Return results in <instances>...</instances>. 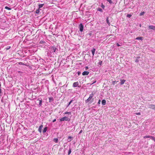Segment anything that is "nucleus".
<instances>
[{
  "label": "nucleus",
  "mask_w": 155,
  "mask_h": 155,
  "mask_svg": "<svg viewBox=\"0 0 155 155\" xmlns=\"http://www.w3.org/2000/svg\"><path fill=\"white\" fill-rule=\"evenodd\" d=\"M50 52L51 53H53L54 52L56 53V50L58 51V49L54 46H51L49 48Z\"/></svg>",
  "instance_id": "f257e3e1"
},
{
  "label": "nucleus",
  "mask_w": 155,
  "mask_h": 155,
  "mask_svg": "<svg viewBox=\"0 0 155 155\" xmlns=\"http://www.w3.org/2000/svg\"><path fill=\"white\" fill-rule=\"evenodd\" d=\"M70 119L68 118V117L65 116L62 118L60 119V121H70Z\"/></svg>",
  "instance_id": "f03ea898"
},
{
  "label": "nucleus",
  "mask_w": 155,
  "mask_h": 155,
  "mask_svg": "<svg viewBox=\"0 0 155 155\" xmlns=\"http://www.w3.org/2000/svg\"><path fill=\"white\" fill-rule=\"evenodd\" d=\"M72 87H80V86L79 85V82L78 81L74 83L73 84Z\"/></svg>",
  "instance_id": "7ed1b4c3"
},
{
  "label": "nucleus",
  "mask_w": 155,
  "mask_h": 155,
  "mask_svg": "<svg viewBox=\"0 0 155 155\" xmlns=\"http://www.w3.org/2000/svg\"><path fill=\"white\" fill-rule=\"evenodd\" d=\"M94 95V94L92 93L90 95L89 97L88 98V99L86 100V102L87 103L90 101L92 98L93 97Z\"/></svg>",
  "instance_id": "20e7f679"
},
{
  "label": "nucleus",
  "mask_w": 155,
  "mask_h": 155,
  "mask_svg": "<svg viewBox=\"0 0 155 155\" xmlns=\"http://www.w3.org/2000/svg\"><path fill=\"white\" fill-rule=\"evenodd\" d=\"M79 28L81 32H82L83 30L84 26L82 23H81L79 25Z\"/></svg>",
  "instance_id": "39448f33"
},
{
  "label": "nucleus",
  "mask_w": 155,
  "mask_h": 155,
  "mask_svg": "<svg viewBox=\"0 0 155 155\" xmlns=\"http://www.w3.org/2000/svg\"><path fill=\"white\" fill-rule=\"evenodd\" d=\"M148 108L151 109H153L154 110L155 108V105L153 104H149L148 105Z\"/></svg>",
  "instance_id": "423d86ee"
},
{
  "label": "nucleus",
  "mask_w": 155,
  "mask_h": 155,
  "mask_svg": "<svg viewBox=\"0 0 155 155\" xmlns=\"http://www.w3.org/2000/svg\"><path fill=\"white\" fill-rule=\"evenodd\" d=\"M37 101H39L38 105H39L40 106H41V105H42V99L41 98H39L38 99Z\"/></svg>",
  "instance_id": "0eeeda50"
},
{
  "label": "nucleus",
  "mask_w": 155,
  "mask_h": 155,
  "mask_svg": "<svg viewBox=\"0 0 155 155\" xmlns=\"http://www.w3.org/2000/svg\"><path fill=\"white\" fill-rule=\"evenodd\" d=\"M148 28L150 29L153 30H155V26L153 25H150L149 26Z\"/></svg>",
  "instance_id": "6e6552de"
},
{
  "label": "nucleus",
  "mask_w": 155,
  "mask_h": 155,
  "mask_svg": "<svg viewBox=\"0 0 155 155\" xmlns=\"http://www.w3.org/2000/svg\"><path fill=\"white\" fill-rule=\"evenodd\" d=\"M43 127V126L42 125H41L40 126V127H39V128L38 129V131L40 133H41V130H42V129Z\"/></svg>",
  "instance_id": "1a4fd4ad"
},
{
  "label": "nucleus",
  "mask_w": 155,
  "mask_h": 155,
  "mask_svg": "<svg viewBox=\"0 0 155 155\" xmlns=\"http://www.w3.org/2000/svg\"><path fill=\"white\" fill-rule=\"evenodd\" d=\"M120 85H122L124 84V82L126 81V80L123 79H120Z\"/></svg>",
  "instance_id": "9d476101"
},
{
  "label": "nucleus",
  "mask_w": 155,
  "mask_h": 155,
  "mask_svg": "<svg viewBox=\"0 0 155 155\" xmlns=\"http://www.w3.org/2000/svg\"><path fill=\"white\" fill-rule=\"evenodd\" d=\"M89 72L87 71H84L83 72L82 74L83 75H87L88 74Z\"/></svg>",
  "instance_id": "9b49d317"
},
{
  "label": "nucleus",
  "mask_w": 155,
  "mask_h": 155,
  "mask_svg": "<svg viewBox=\"0 0 155 155\" xmlns=\"http://www.w3.org/2000/svg\"><path fill=\"white\" fill-rule=\"evenodd\" d=\"M96 50L95 48H93L91 50V52H92V53L93 54V56L94 55V54H95V51Z\"/></svg>",
  "instance_id": "f8f14e48"
},
{
  "label": "nucleus",
  "mask_w": 155,
  "mask_h": 155,
  "mask_svg": "<svg viewBox=\"0 0 155 155\" xmlns=\"http://www.w3.org/2000/svg\"><path fill=\"white\" fill-rule=\"evenodd\" d=\"M44 4H38V7H39V9H40L41 8H42L43 6L44 5Z\"/></svg>",
  "instance_id": "ddd939ff"
},
{
  "label": "nucleus",
  "mask_w": 155,
  "mask_h": 155,
  "mask_svg": "<svg viewBox=\"0 0 155 155\" xmlns=\"http://www.w3.org/2000/svg\"><path fill=\"white\" fill-rule=\"evenodd\" d=\"M106 103V101L105 100H103L102 101V104L103 105H104Z\"/></svg>",
  "instance_id": "4468645a"
},
{
  "label": "nucleus",
  "mask_w": 155,
  "mask_h": 155,
  "mask_svg": "<svg viewBox=\"0 0 155 155\" xmlns=\"http://www.w3.org/2000/svg\"><path fill=\"white\" fill-rule=\"evenodd\" d=\"M143 38L142 37H138L136 39V40H142Z\"/></svg>",
  "instance_id": "2eb2a0df"
},
{
  "label": "nucleus",
  "mask_w": 155,
  "mask_h": 155,
  "mask_svg": "<svg viewBox=\"0 0 155 155\" xmlns=\"http://www.w3.org/2000/svg\"><path fill=\"white\" fill-rule=\"evenodd\" d=\"M71 148H69V150L68 151V155H70L71 154Z\"/></svg>",
  "instance_id": "dca6fc26"
},
{
  "label": "nucleus",
  "mask_w": 155,
  "mask_h": 155,
  "mask_svg": "<svg viewBox=\"0 0 155 155\" xmlns=\"http://www.w3.org/2000/svg\"><path fill=\"white\" fill-rule=\"evenodd\" d=\"M118 82V81H113L112 82V84L113 85H114L115 84H116L117 83V82Z\"/></svg>",
  "instance_id": "f3484780"
},
{
  "label": "nucleus",
  "mask_w": 155,
  "mask_h": 155,
  "mask_svg": "<svg viewBox=\"0 0 155 155\" xmlns=\"http://www.w3.org/2000/svg\"><path fill=\"white\" fill-rule=\"evenodd\" d=\"M47 130V127H45L44 128V130H43V133H45L46 132Z\"/></svg>",
  "instance_id": "a211bd4d"
},
{
  "label": "nucleus",
  "mask_w": 155,
  "mask_h": 155,
  "mask_svg": "<svg viewBox=\"0 0 155 155\" xmlns=\"http://www.w3.org/2000/svg\"><path fill=\"white\" fill-rule=\"evenodd\" d=\"M150 138L155 142V137L151 136Z\"/></svg>",
  "instance_id": "6ab92c4d"
},
{
  "label": "nucleus",
  "mask_w": 155,
  "mask_h": 155,
  "mask_svg": "<svg viewBox=\"0 0 155 155\" xmlns=\"http://www.w3.org/2000/svg\"><path fill=\"white\" fill-rule=\"evenodd\" d=\"M53 141L55 143H58V138H54V139Z\"/></svg>",
  "instance_id": "aec40b11"
},
{
  "label": "nucleus",
  "mask_w": 155,
  "mask_h": 155,
  "mask_svg": "<svg viewBox=\"0 0 155 155\" xmlns=\"http://www.w3.org/2000/svg\"><path fill=\"white\" fill-rule=\"evenodd\" d=\"M64 114H71V112H66L64 113Z\"/></svg>",
  "instance_id": "412c9836"
},
{
  "label": "nucleus",
  "mask_w": 155,
  "mask_h": 155,
  "mask_svg": "<svg viewBox=\"0 0 155 155\" xmlns=\"http://www.w3.org/2000/svg\"><path fill=\"white\" fill-rule=\"evenodd\" d=\"M145 12H141L140 14V16H141L143 15L144 14Z\"/></svg>",
  "instance_id": "4be33fe9"
},
{
  "label": "nucleus",
  "mask_w": 155,
  "mask_h": 155,
  "mask_svg": "<svg viewBox=\"0 0 155 155\" xmlns=\"http://www.w3.org/2000/svg\"><path fill=\"white\" fill-rule=\"evenodd\" d=\"M5 8L8 10H11V8L8 7V6H5Z\"/></svg>",
  "instance_id": "5701e85b"
},
{
  "label": "nucleus",
  "mask_w": 155,
  "mask_h": 155,
  "mask_svg": "<svg viewBox=\"0 0 155 155\" xmlns=\"http://www.w3.org/2000/svg\"><path fill=\"white\" fill-rule=\"evenodd\" d=\"M151 136H148V135H146V136H145L144 137V138H150Z\"/></svg>",
  "instance_id": "b1692460"
},
{
  "label": "nucleus",
  "mask_w": 155,
  "mask_h": 155,
  "mask_svg": "<svg viewBox=\"0 0 155 155\" xmlns=\"http://www.w3.org/2000/svg\"><path fill=\"white\" fill-rule=\"evenodd\" d=\"M96 82V81H91V84H90L91 85L92 84H93L95 83Z\"/></svg>",
  "instance_id": "393cba45"
},
{
  "label": "nucleus",
  "mask_w": 155,
  "mask_h": 155,
  "mask_svg": "<svg viewBox=\"0 0 155 155\" xmlns=\"http://www.w3.org/2000/svg\"><path fill=\"white\" fill-rule=\"evenodd\" d=\"M72 137H71V136H68V140H69L70 139V140H69V141H71V139L72 138Z\"/></svg>",
  "instance_id": "a878e982"
},
{
  "label": "nucleus",
  "mask_w": 155,
  "mask_h": 155,
  "mask_svg": "<svg viewBox=\"0 0 155 155\" xmlns=\"http://www.w3.org/2000/svg\"><path fill=\"white\" fill-rule=\"evenodd\" d=\"M102 61H99V63H98V64L99 65H101L102 64Z\"/></svg>",
  "instance_id": "bb28decb"
},
{
  "label": "nucleus",
  "mask_w": 155,
  "mask_h": 155,
  "mask_svg": "<svg viewBox=\"0 0 155 155\" xmlns=\"http://www.w3.org/2000/svg\"><path fill=\"white\" fill-rule=\"evenodd\" d=\"M107 1L110 4H111L112 3V2L111 0H107Z\"/></svg>",
  "instance_id": "cd10ccee"
},
{
  "label": "nucleus",
  "mask_w": 155,
  "mask_h": 155,
  "mask_svg": "<svg viewBox=\"0 0 155 155\" xmlns=\"http://www.w3.org/2000/svg\"><path fill=\"white\" fill-rule=\"evenodd\" d=\"M39 9H37L36 11V14H38L39 13Z\"/></svg>",
  "instance_id": "c85d7f7f"
},
{
  "label": "nucleus",
  "mask_w": 155,
  "mask_h": 155,
  "mask_svg": "<svg viewBox=\"0 0 155 155\" xmlns=\"http://www.w3.org/2000/svg\"><path fill=\"white\" fill-rule=\"evenodd\" d=\"M18 64L20 65H25V64L22 62H20L18 63Z\"/></svg>",
  "instance_id": "c756f323"
},
{
  "label": "nucleus",
  "mask_w": 155,
  "mask_h": 155,
  "mask_svg": "<svg viewBox=\"0 0 155 155\" xmlns=\"http://www.w3.org/2000/svg\"><path fill=\"white\" fill-rule=\"evenodd\" d=\"M131 16L132 15H131L128 14L127 15V17L128 18H130Z\"/></svg>",
  "instance_id": "7c9ffc66"
},
{
  "label": "nucleus",
  "mask_w": 155,
  "mask_h": 155,
  "mask_svg": "<svg viewBox=\"0 0 155 155\" xmlns=\"http://www.w3.org/2000/svg\"><path fill=\"white\" fill-rule=\"evenodd\" d=\"M72 101H73V100H71V101H70V102L69 103L67 106V107H68L71 104V102H72Z\"/></svg>",
  "instance_id": "2f4dec72"
},
{
  "label": "nucleus",
  "mask_w": 155,
  "mask_h": 155,
  "mask_svg": "<svg viewBox=\"0 0 155 155\" xmlns=\"http://www.w3.org/2000/svg\"><path fill=\"white\" fill-rule=\"evenodd\" d=\"M98 10L99 11L101 12H102V10L101 8H98Z\"/></svg>",
  "instance_id": "473e14b6"
},
{
  "label": "nucleus",
  "mask_w": 155,
  "mask_h": 155,
  "mask_svg": "<svg viewBox=\"0 0 155 155\" xmlns=\"http://www.w3.org/2000/svg\"><path fill=\"white\" fill-rule=\"evenodd\" d=\"M107 22L109 25H110V23L109 22V20H106Z\"/></svg>",
  "instance_id": "72a5a7b5"
},
{
  "label": "nucleus",
  "mask_w": 155,
  "mask_h": 155,
  "mask_svg": "<svg viewBox=\"0 0 155 155\" xmlns=\"http://www.w3.org/2000/svg\"><path fill=\"white\" fill-rule=\"evenodd\" d=\"M136 114L137 115H140V112L137 113Z\"/></svg>",
  "instance_id": "f704fd0d"
},
{
  "label": "nucleus",
  "mask_w": 155,
  "mask_h": 155,
  "mask_svg": "<svg viewBox=\"0 0 155 155\" xmlns=\"http://www.w3.org/2000/svg\"><path fill=\"white\" fill-rule=\"evenodd\" d=\"M117 45L118 47H119L121 46V45L120 44H119L118 43H117Z\"/></svg>",
  "instance_id": "c9c22d12"
},
{
  "label": "nucleus",
  "mask_w": 155,
  "mask_h": 155,
  "mask_svg": "<svg viewBox=\"0 0 155 155\" xmlns=\"http://www.w3.org/2000/svg\"><path fill=\"white\" fill-rule=\"evenodd\" d=\"M49 99L50 101L51 100H53V97H50L49 98Z\"/></svg>",
  "instance_id": "e433bc0d"
},
{
  "label": "nucleus",
  "mask_w": 155,
  "mask_h": 155,
  "mask_svg": "<svg viewBox=\"0 0 155 155\" xmlns=\"http://www.w3.org/2000/svg\"><path fill=\"white\" fill-rule=\"evenodd\" d=\"M10 48V47L9 46V47H8V48H6V49L7 50H8Z\"/></svg>",
  "instance_id": "4c0bfd02"
},
{
  "label": "nucleus",
  "mask_w": 155,
  "mask_h": 155,
  "mask_svg": "<svg viewBox=\"0 0 155 155\" xmlns=\"http://www.w3.org/2000/svg\"><path fill=\"white\" fill-rule=\"evenodd\" d=\"M101 103V100H99V101L98 102V104H100Z\"/></svg>",
  "instance_id": "58836bf2"
},
{
  "label": "nucleus",
  "mask_w": 155,
  "mask_h": 155,
  "mask_svg": "<svg viewBox=\"0 0 155 155\" xmlns=\"http://www.w3.org/2000/svg\"><path fill=\"white\" fill-rule=\"evenodd\" d=\"M56 119H54V120H53V121H52V122H55L56 121Z\"/></svg>",
  "instance_id": "ea45409f"
},
{
  "label": "nucleus",
  "mask_w": 155,
  "mask_h": 155,
  "mask_svg": "<svg viewBox=\"0 0 155 155\" xmlns=\"http://www.w3.org/2000/svg\"><path fill=\"white\" fill-rule=\"evenodd\" d=\"M135 62H139V61L138 59H136V60L135 61Z\"/></svg>",
  "instance_id": "a19ab883"
},
{
  "label": "nucleus",
  "mask_w": 155,
  "mask_h": 155,
  "mask_svg": "<svg viewBox=\"0 0 155 155\" xmlns=\"http://www.w3.org/2000/svg\"><path fill=\"white\" fill-rule=\"evenodd\" d=\"M82 132V130H81L80 132H79V134H80Z\"/></svg>",
  "instance_id": "79ce46f5"
},
{
  "label": "nucleus",
  "mask_w": 155,
  "mask_h": 155,
  "mask_svg": "<svg viewBox=\"0 0 155 155\" xmlns=\"http://www.w3.org/2000/svg\"><path fill=\"white\" fill-rule=\"evenodd\" d=\"M18 73H22V72H21V71H18Z\"/></svg>",
  "instance_id": "37998d69"
},
{
  "label": "nucleus",
  "mask_w": 155,
  "mask_h": 155,
  "mask_svg": "<svg viewBox=\"0 0 155 155\" xmlns=\"http://www.w3.org/2000/svg\"><path fill=\"white\" fill-rule=\"evenodd\" d=\"M102 7L103 8H104V5H103V6H102Z\"/></svg>",
  "instance_id": "c03bdc74"
},
{
  "label": "nucleus",
  "mask_w": 155,
  "mask_h": 155,
  "mask_svg": "<svg viewBox=\"0 0 155 155\" xmlns=\"http://www.w3.org/2000/svg\"><path fill=\"white\" fill-rule=\"evenodd\" d=\"M40 42H41V43H43L44 42L43 41H41Z\"/></svg>",
  "instance_id": "a18cd8bd"
},
{
  "label": "nucleus",
  "mask_w": 155,
  "mask_h": 155,
  "mask_svg": "<svg viewBox=\"0 0 155 155\" xmlns=\"http://www.w3.org/2000/svg\"><path fill=\"white\" fill-rule=\"evenodd\" d=\"M65 144H66V143H64V144L63 145V146H64V147H65Z\"/></svg>",
  "instance_id": "49530a36"
},
{
  "label": "nucleus",
  "mask_w": 155,
  "mask_h": 155,
  "mask_svg": "<svg viewBox=\"0 0 155 155\" xmlns=\"http://www.w3.org/2000/svg\"><path fill=\"white\" fill-rule=\"evenodd\" d=\"M140 27H141V25H140Z\"/></svg>",
  "instance_id": "de8ad7c7"
}]
</instances>
